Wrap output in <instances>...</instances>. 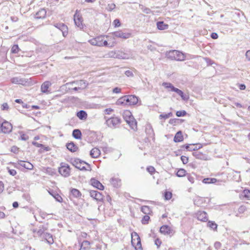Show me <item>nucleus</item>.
<instances>
[{
    "instance_id": "nucleus-7",
    "label": "nucleus",
    "mask_w": 250,
    "mask_h": 250,
    "mask_svg": "<svg viewBox=\"0 0 250 250\" xmlns=\"http://www.w3.org/2000/svg\"><path fill=\"white\" fill-rule=\"evenodd\" d=\"M104 119L106 120V125L110 128H116L118 127L121 123V120L117 117H113L109 118H107L104 116Z\"/></svg>"
},
{
    "instance_id": "nucleus-53",
    "label": "nucleus",
    "mask_w": 250,
    "mask_h": 250,
    "mask_svg": "<svg viewBox=\"0 0 250 250\" xmlns=\"http://www.w3.org/2000/svg\"><path fill=\"white\" fill-rule=\"evenodd\" d=\"M181 160L184 164H186L188 163V158L185 156H182L181 157Z\"/></svg>"
},
{
    "instance_id": "nucleus-56",
    "label": "nucleus",
    "mask_w": 250,
    "mask_h": 250,
    "mask_svg": "<svg viewBox=\"0 0 250 250\" xmlns=\"http://www.w3.org/2000/svg\"><path fill=\"white\" fill-rule=\"evenodd\" d=\"M191 147V145L186 144L181 146V148H185L187 150L190 151V148Z\"/></svg>"
},
{
    "instance_id": "nucleus-4",
    "label": "nucleus",
    "mask_w": 250,
    "mask_h": 250,
    "mask_svg": "<svg viewBox=\"0 0 250 250\" xmlns=\"http://www.w3.org/2000/svg\"><path fill=\"white\" fill-rule=\"evenodd\" d=\"M162 85L166 88L169 89V91L176 92L179 96H180L182 99L184 101H188L189 98L188 95L185 94L182 90L175 87L170 83H163Z\"/></svg>"
},
{
    "instance_id": "nucleus-49",
    "label": "nucleus",
    "mask_w": 250,
    "mask_h": 250,
    "mask_svg": "<svg viewBox=\"0 0 250 250\" xmlns=\"http://www.w3.org/2000/svg\"><path fill=\"white\" fill-rule=\"evenodd\" d=\"M186 114V112L185 110H177L176 112V115L178 117L183 116Z\"/></svg>"
},
{
    "instance_id": "nucleus-48",
    "label": "nucleus",
    "mask_w": 250,
    "mask_h": 250,
    "mask_svg": "<svg viewBox=\"0 0 250 250\" xmlns=\"http://www.w3.org/2000/svg\"><path fill=\"white\" fill-rule=\"evenodd\" d=\"M113 24L115 27H118L121 26V22L119 19H115L113 22Z\"/></svg>"
},
{
    "instance_id": "nucleus-28",
    "label": "nucleus",
    "mask_w": 250,
    "mask_h": 250,
    "mask_svg": "<svg viewBox=\"0 0 250 250\" xmlns=\"http://www.w3.org/2000/svg\"><path fill=\"white\" fill-rule=\"evenodd\" d=\"M184 140L183 136L181 131H178L174 138V141L176 143L181 142Z\"/></svg>"
},
{
    "instance_id": "nucleus-57",
    "label": "nucleus",
    "mask_w": 250,
    "mask_h": 250,
    "mask_svg": "<svg viewBox=\"0 0 250 250\" xmlns=\"http://www.w3.org/2000/svg\"><path fill=\"white\" fill-rule=\"evenodd\" d=\"M32 144L34 146H37L38 147H43L44 146L43 145H42V144H40V143H39L38 142H32Z\"/></svg>"
},
{
    "instance_id": "nucleus-22",
    "label": "nucleus",
    "mask_w": 250,
    "mask_h": 250,
    "mask_svg": "<svg viewBox=\"0 0 250 250\" xmlns=\"http://www.w3.org/2000/svg\"><path fill=\"white\" fill-rule=\"evenodd\" d=\"M91 185L95 188L100 190H104V186L97 180L92 178L90 180Z\"/></svg>"
},
{
    "instance_id": "nucleus-64",
    "label": "nucleus",
    "mask_w": 250,
    "mask_h": 250,
    "mask_svg": "<svg viewBox=\"0 0 250 250\" xmlns=\"http://www.w3.org/2000/svg\"><path fill=\"white\" fill-rule=\"evenodd\" d=\"M246 57L248 61H250V50H248L246 52Z\"/></svg>"
},
{
    "instance_id": "nucleus-37",
    "label": "nucleus",
    "mask_w": 250,
    "mask_h": 250,
    "mask_svg": "<svg viewBox=\"0 0 250 250\" xmlns=\"http://www.w3.org/2000/svg\"><path fill=\"white\" fill-rule=\"evenodd\" d=\"M207 226L209 228L212 229L214 230H216L218 225L214 221H209L208 222Z\"/></svg>"
},
{
    "instance_id": "nucleus-3",
    "label": "nucleus",
    "mask_w": 250,
    "mask_h": 250,
    "mask_svg": "<svg viewBox=\"0 0 250 250\" xmlns=\"http://www.w3.org/2000/svg\"><path fill=\"white\" fill-rule=\"evenodd\" d=\"M131 36V34L129 32H124L122 30H118L112 32L109 34V40L114 42V46L116 44L115 39L120 38L123 40H126Z\"/></svg>"
},
{
    "instance_id": "nucleus-51",
    "label": "nucleus",
    "mask_w": 250,
    "mask_h": 250,
    "mask_svg": "<svg viewBox=\"0 0 250 250\" xmlns=\"http://www.w3.org/2000/svg\"><path fill=\"white\" fill-rule=\"evenodd\" d=\"M8 173L12 176H15L17 174V171L15 169H10L9 167H7Z\"/></svg>"
},
{
    "instance_id": "nucleus-34",
    "label": "nucleus",
    "mask_w": 250,
    "mask_h": 250,
    "mask_svg": "<svg viewBox=\"0 0 250 250\" xmlns=\"http://www.w3.org/2000/svg\"><path fill=\"white\" fill-rule=\"evenodd\" d=\"M141 211L146 215L150 214L152 212V210L150 207L147 206H143L141 208Z\"/></svg>"
},
{
    "instance_id": "nucleus-20",
    "label": "nucleus",
    "mask_w": 250,
    "mask_h": 250,
    "mask_svg": "<svg viewBox=\"0 0 250 250\" xmlns=\"http://www.w3.org/2000/svg\"><path fill=\"white\" fill-rule=\"evenodd\" d=\"M18 164L29 170H32L34 167L33 165L30 162H25L21 160H19L18 161Z\"/></svg>"
},
{
    "instance_id": "nucleus-41",
    "label": "nucleus",
    "mask_w": 250,
    "mask_h": 250,
    "mask_svg": "<svg viewBox=\"0 0 250 250\" xmlns=\"http://www.w3.org/2000/svg\"><path fill=\"white\" fill-rule=\"evenodd\" d=\"M172 115V113L171 112H169L167 114L160 115L159 118L160 119H164V120H166V119H168L169 117H171Z\"/></svg>"
},
{
    "instance_id": "nucleus-17",
    "label": "nucleus",
    "mask_w": 250,
    "mask_h": 250,
    "mask_svg": "<svg viewBox=\"0 0 250 250\" xmlns=\"http://www.w3.org/2000/svg\"><path fill=\"white\" fill-rule=\"evenodd\" d=\"M75 84L76 86L72 88L75 91H78L84 89L87 86L86 82L83 80H80L78 81L76 83H75Z\"/></svg>"
},
{
    "instance_id": "nucleus-30",
    "label": "nucleus",
    "mask_w": 250,
    "mask_h": 250,
    "mask_svg": "<svg viewBox=\"0 0 250 250\" xmlns=\"http://www.w3.org/2000/svg\"><path fill=\"white\" fill-rule=\"evenodd\" d=\"M110 182L115 188H118L121 186V180L118 178H112L110 180Z\"/></svg>"
},
{
    "instance_id": "nucleus-5",
    "label": "nucleus",
    "mask_w": 250,
    "mask_h": 250,
    "mask_svg": "<svg viewBox=\"0 0 250 250\" xmlns=\"http://www.w3.org/2000/svg\"><path fill=\"white\" fill-rule=\"evenodd\" d=\"M167 57L170 60L177 61H183L186 59L185 54L178 50H171L167 54Z\"/></svg>"
},
{
    "instance_id": "nucleus-42",
    "label": "nucleus",
    "mask_w": 250,
    "mask_h": 250,
    "mask_svg": "<svg viewBox=\"0 0 250 250\" xmlns=\"http://www.w3.org/2000/svg\"><path fill=\"white\" fill-rule=\"evenodd\" d=\"M243 193L244 194V196L245 198L248 200H250V190L244 189L243 190Z\"/></svg>"
},
{
    "instance_id": "nucleus-16",
    "label": "nucleus",
    "mask_w": 250,
    "mask_h": 250,
    "mask_svg": "<svg viewBox=\"0 0 250 250\" xmlns=\"http://www.w3.org/2000/svg\"><path fill=\"white\" fill-rule=\"evenodd\" d=\"M54 26L62 31L63 37H65L68 35V27L64 23H57Z\"/></svg>"
},
{
    "instance_id": "nucleus-63",
    "label": "nucleus",
    "mask_w": 250,
    "mask_h": 250,
    "mask_svg": "<svg viewBox=\"0 0 250 250\" xmlns=\"http://www.w3.org/2000/svg\"><path fill=\"white\" fill-rule=\"evenodd\" d=\"M221 246V244L219 242H216L214 243V247L216 249H219Z\"/></svg>"
},
{
    "instance_id": "nucleus-6",
    "label": "nucleus",
    "mask_w": 250,
    "mask_h": 250,
    "mask_svg": "<svg viewBox=\"0 0 250 250\" xmlns=\"http://www.w3.org/2000/svg\"><path fill=\"white\" fill-rule=\"evenodd\" d=\"M124 115H126L128 117H124V119H125L126 122L130 125V127L135 130L137 128V123L135 121L134 118H133L131 113L130 112V110H125L124 113Z\"/></svg>"
},
{
    "instance_id": "nucleus-60",
    "label": "nucleus",
    "mask_w": 250,
    "mask_h": 250,
    "mask_svg": "<svg viewBox=\"0 0 250 250\" xmlns=\"http://www.w3.org/2000/svg\"><path fill=\"white\" fill-rule=\"evenodd\" d=\"M161 243L162 242L159 238L156 239L155 241V244L157 246L158 248H159Z\"/></svg>"
},
{
    "instance_id": "nucleus-19",
    "label": "nucleus",
    "mask_w": 250,
    "mask_h": 250,
    "mask_svg": "<svg viewBox=\"0 0 250 250\" xmlns=\"http://www.w3.org/2000/svg\"><path fill=\"white\" fill-rule=\"evenodd\" d=\"M196 215L198 220L200 221L207 222L208 220L207 214L205 211H199L197 213Z\"/></svg>"
},
{
    "instance_id": "nucleus-47",
    "label": "nucleus",
    "mask_w": 250,
    "mask_h": 250,
    "mask_svg": "<svg viewBox=\"0 0 250 250\" xmlns=\"http://www.w3.org/2000/svg\"><path fill=\"white\" fill-rule=\"evenodd\" d=\"M15 102L19 104H22V108H29V106L27 105L26 104H23L22 101L21 99H16L15 100Z\"/></svg>"
},
{
    "instance_id": "nucleus-24",
    "label": "nucleus",
    "mask_w": 250,
    "mask_h": 250,
    "mask_svg": "<svg viewBox=\"0 0 250 250\" xmlns=\"http://www.w3.org/2000/svg\"><path fill=\"white\" fill-rule=\"evenodd\" d=\"M51 83L49 81L44 82L41 85V89L42 92L47 93L48 92V89L51 86Z\"/></svg>"
},
{
    "instance_id": "nucleus-13",
    "label": "nucleus",
    "mask_w": 250,
    "mask_h": 250,
    "mask_svg": "<svg viewBox=\"0 0 250 250\" xmlns=\"http://www.w3.org/2000/svg\"><path fill=\"white\" fill-rule=\"evenodd\" d=\"M12 129V125L8 122L3 121L0 129V132L9 133Z\"/></svg>"
},
{
    "instance_id": "nucleus-25",
    "label": "nucleus",
    "mask_w": 250,
    "mask_h": 250,
    "mask_svg": "<svg viewBox=\"0 0 250 250\" xmlns=\"http://www.w3.org/2000/svg\"><path fill=\"white\" fill-rule=\"evenodd\" d=\"M42 238L45 239L49 245L52 244L54 243L53 236L50 233L46 232L43 234V237Z\"/></svg>"
},
{
    "instance_id": "nucleus-2",
    "label": "nucleus",
    "mask_w": 250,
    "mask_h": 250,
    "mask_svg": "<svg viewBox=\"0 0 250 250\" xmlns=\"http://www.w3.org/2000/svg\"><path fill=\"white\" fill-rule=\"evenodd\" d=\"M117 103L119 105H132L139 104H141V101H139L138 98L133 95L124 96L120 98Z\"/></svg>"
},
{
    "instance_id": "nucleus-18",
    "label": "nucleus",
    "mask_w": 250,
    "mask_h": 250,
    "mask_svg": "<svg viewBox=\"0 0 250 250\" xmlns=\"http://www.w3.org/2000/svg\"><path fill=\"white\" fill-rule=\"evenodd\" d=\"M160 232L165 235H170L173 233V230L168 226L163 225L160 228Z\"/></svg>"
},
{
    "instance_id": "nucleus-10",
    "label": "nucleus",
    "mask_w": 250,
    "mask_h": 250,
    "mask_svg": "<svg viewBox=\"0 0 250 250\" xmlns=\"http://www.w3.org/2000/svg\"><path fill=\"white\" fill-rule=\"evenodd\" d=\"M74 21L75 25L80 29H82L84 26L83 24V18L78 10L76 11L75 14L74 15Z\"/></svg>"
},
{
    "instance_id": "nucleus-27",
    "label": "nucleus",
    "mask_w": 250,
    "mask_h": 250,
    "mask_svg": "<svg viewBox=\"0 0 250 250\" xmlns=\"http://www.w3.org/2000/svg\"><path fill=\"white\" fill-rule=\"evenodd\" d=\"M76 115L81 120H85L87 117V114L85 110H80L77 113Z\"/></svg>"
},
{
    "instance_id": "nucleus-54",
    "label": "nucleus",
    "mask_w": 250,
    "mask_h": 250,
    "mask_svg": "<svg viewBox=\"0 0 250 250\" xmlns=\"http://www.w3.org/2000/svg\"><path fill=\"white\" fill-rule=\"evenodd\" d=\"M147 170L150 173L152 174L155 172V169L153 167L149 166L147 167Z\"/></svg>"
},
{
    "instance_id": "nucleus-33",
    "label": "nucleus",
    "mask_w": 250,
    "mask_h": 250,
    "mask_svg": "<svg viewBox=\"0 0 250 250\" xmlns=\"http://www.w3.org/2000/svg\"><path fill=\"white\" fill-rule=\"evenodd\" d=\"M157 27L159 30H165L168 28V25L165 23L163 21H158L157 22Z\"/></svg>"
},
{
    "instance_id": "nucleus-21",
    "label": "nucleus",
    "mask_w": 250,
    "mask_h": 250,
    "mask_svg": "<svg viewBox=\"0 0 250 250\" xmlns=\"http://www.w3.org/2000/svg\"><path fill=\"white\" fill-rule=\"evenodd\" d=\"M146 133L147 134L148 138H151L154 139V132L150 124H147L146 125Z\"/></svg>"
},
{
    "instance_id": "nucleus-14",
    "label": "nucleus",
    "mask_w": 250,
    "mask_h": 250,
    "mask_svg": "<svg viewBox=\"0 0 250 250\" xmlns=\"http://www.w3.org/2000/svg\"><path fill=\"white\" fill-rule=\"evenodd\" d=\"M90 196L97 201H102L103 200L104 196L101 193L97 191L91 190L89 191Z\"/></svg>"
},
{
    "instance_id": "nucleus-23",
    "label": "nucleus",
    "mask_w": 250,
    "mask_h": 250,
    "mask_svg": "<svg viewBox=\"0 0 250 250\" xmlns=\"http://www.w3.org/2000/svg\"><path fill=\"white\" fill-rule=\"evenodd\" d=\"M46 16V11L42 8L40 9L35 14V18L37 19L44 18Z\"/></svg>"
},
{
    "instance_id": "nucleus-26",
    "label": "nucleus",
    "mask_w": 250,
    "mask_h": 250,
    "mask_svg": "<svg viewBox=\"0 0 250 250\" xmlns=\"http://www.w3.org/2000/svg\"><path fill=\"white\" fill-rule=\"evenodd\" d=\"M66 146L69 151L72 152H76L78 150V147L73 142L66 144Z\"/></svg>"
},
{
    "instance_id": "nucleus-44",
    "label": "nucleus",
    "mask_w": 250,
    "mask_h": 250,
    "mask_svg": "<svg viewBox=\"0 0 250 250\" xmlns=\"http://www.w3.org/2000/svg\"><path fill=\"white\" fill-rule=\"evenodd\" d=\"M20 50L19 47L17 44L14 45L11 48V52L12 53H17Z\"/></svg>"
},
{
    "instance_id": "nucleus-50",
    "label": "nucleus",
    "mask_w": 250,
    "mask_h": 250,
    "mask_svg": "<svg viewBox=\"0 0 250 250\" xmlns=\"http://www.w3.org/2000/svg\"><path fill=\"white\" fill-rule=\"evenodd\" d=\"M192 154L197 159H202V154L199 152H193Z\"/></svg>"
},
{
    "instance_id": "nucleus-36",
    "label": "nucleus",
    "mask_w": 250,
    "mask_h": 250,
    "mask_svg": "<svg viewBox=\"0 0 250 250\" xmlns=\"http://www.w3.org/2000/svg\"><path fill=\"white\" fill-rule=\"evenodd\" d=\"M72 195L76 198H79L81 196L82 194L81 192L76 188H72L71 190Z\"/></svg>"
},
{
    "instance_id": "nucleus-45",
    "label": "nucleus",
    "mask_w": 250,
    "mask_h": 250,
    "mask_svg": "<svg viewBox=\"0 0 250 250\" xmlns=\"http://www.w3.org/2000/svg\"><path fill=\"white\" fill-rule=\"evenodd\" d=\"M115 7H116V5L114 3H109L107 5L106 9L108 11H111L113 10H114L115 8Z\"/></svg>"
},
{
    "instance_id": "nucleus-62",
    "label": "nucleus",
    "mask_w": 250,
    "mask_h": 250,
    "mask_svg": "<svg viewBox=\"0 0 250 250\" xmlns=\"http://www.w3.org/2000/svg\"><path fill=\"white\" fill-rule=\"evenodd\" d=\"M178 119H171L169 121V123L171 125H175L177 123V121Z\"/></svg>"
},
{
    "instance_id": "nucleus-38",
    "label": "nucleus",
    "mask_w": 250,
    "mask_h": 250,
    "mask_svg": "<svg viewBox=\"0 0 250 250\" xmlns=\"http://www.w3.org/2000/svg\"><path fill=\"white\" fill-rule=\"evenodd\" d=\"M178 177H182L186 175V171L183 168L180 169L178 170L176 173Z\"/></svg>"
},
{
    "instance_id": "nucleus-59",
    "label": "nucleus",
    "mask_w": 250,
    "mask_h": 250,
    "mask_svg": "<svg viewBox=\"0 0 250 250\" xmlns=\"http://www.w3.org/2000/svg\"><path fill=\"white\" fill-rule=\"evenodd\" d=\"M4 188L3 183L0 181V194L3 192Z\"/></svg>"
},
{
    "instance_id": "nucleus-58",
    "label": "nucleus",
    "mask_w": 250,
    "mask_h": 250,
    "mask_svg": "<svg viewBox=\"0 0 250 250\" xmlns=\"http://www.w3.org/2000/svg\"><path fill=\"white\" fill-rule=\"evenodd\" d=\"M21 138L22 140L26 141L29 139V137L25 134H22L21 135Z\"/></svg>"
},
{
    "instance_id": "nucleus-11",
    "label": "nucleus",
    "mask_w": 250,
    "mask_h": 250,
    "mask_svg": "<svg viewBox=\"0 0 250 250\" xmlns=\"http://www.w3.org/2000/svg\"><path fill=\"white\" fill-rule=\"evenodd\" d=\"M59 172L63 177H68L70 175V172L69 166L64 163H62L61 164V167L59 169Z\"/></svg>"
},
{
    "instance_id": "nucleus-52",
    "label": "nucleus",
    "mask_w": 250,
    "mask_h": 250,
    "mask_svg": "<svg viewBox=\"0 0 250 250\" xmlns=\"http://www.w3.org/2000/svg\"><path fill=\"white\" fill-rule=\"evenodd\" d=\"M188 180L192 184L194 183L195 180V177L191 175L190 174H188L187 175Z\"/></svg>"
},
{
    "instance_id": "nucleus-35",
    "label": "nucleus",
    "mask_w": 250,
    "mask_h": 250,
    "mask_svg": "<svg viewBox=\"0 0 250 250\" xmlns=\"http://www.w3.org/2000/svg\"><path fill=\"white\" fill-rule=\"evenodd\" d=\"M46 230V229L44 228L43 226L42 227V228H40L38 230L35 229L34 230V232H36L37 235L39 237H40L41 238L43 237V234L45 233L44 232V231Z\"/></svg>"
},
{
    "instance_id": "nucleus-9",
    "label": "nucleus",
    "mask_w": 250,
    "mask_h": 250,
    "mask_svg": "<svg viewBox=\"0 0 250 250\" xmlns=\"http://www.w3.org/2000/svg\"><path fill=\"white\" fill-rule=\"evenodd\" d=\"M131 244L135 247L136 250H142L141 239L136 232L131 233Z\"/></svg>"
},
{
    "instance_id": "nucleus-12",
    "label": "nucleus",
    "mask_w": 250,
    "mask_h": 250,
    "mask_svg": "<svg viewBox=\"0 0 250 250\" xmlns=\"http://www.w3.org/2000/svg\"><path fill=\"white\" fill-rule=\"evenodd\" d=\"M240 173V171L230 169L227 173V177L228 179H230L233 181L239 182L241 180Z\"/></svg>"
},
{
    "instance_id": "nucleus-29",
    "label": "nucleus",
    "mask_w": 250,
    "mask_h": 250,
    "mask_svg": "<svg viewBox=\"0 0 250 250\" xmlns=\"http://www.w3.org/2000/svg\"><path fill=\"white\" fill-rule=\"evenodd\" d=\"M101 154L100 150L96 148L95 147L90 151V155L92 158H96L98 157Z\"/></svg>"
},
{
    "instance_id": "nucleus-1",
    "label": "nucleus",
    "mask_w": 250,
    "mask_h": 250,
    "mask_svg": "<svg viewBox=\"0 0 250 250\" xmlns=\"http://www.w3.org/2000/svg\"><path fill=\"white\" fill-rule=\"evenodd\" d=\"M109 39V35H100L89 40L88 42L92 45L112 47L114 46V42Z\"/></svg>"
},
{
    "instance_id": "nucleus-15",
    "label": "nucleus",
    "mask_w": 250,
    "mask_h": 250,
    "mask_svg": "<svg viewBox=\"0 0 250 250\" xmlns=\"http://www.w3.org/2000/svg\"><path fill=\"white\" fill-rule=\"evenodd\" d=\"M226 182V179L220 180L214 178H207L203 180V182L205 184H214L217 182V185H221V183H225Z\"/></svg>"
},
{
    "instance_id": "nucleus-31",
    "label": "nucleus",
    "mask_w": 250,
    "mask_h": 250,
    "mask_svg": "<svg viewBox=\"0 0 250 250\" xmlns=\"http://www.w3.org/2000/svg\"><path fill=\"white\" fill-rule=\"evenodd\" d=\"M90 243L89 241L87 240L83 241L81 245V248L80 250H88L90 249Z\"/></svg>"
},
{
    "instance_id": "nucleus-46",
    "label": "nucleus",
    "mask_w": 250,
    "mask_h": 250,
    "mask_svg": "<svg viewBox=\"0 0 250 250\" xmlns=\"http://www.w3.org/2000/svg\"><path fill=\"white\" fill-rule=\"evenodd\" d=\"M150 219L149 216L148 215H145L142 220V223L143 224H148V222Z\"/></svg>"
},
{
    "instance_id": "nucleus-55",
    "label": "nucleus",
    "mask_w": 250,
    "mask_h": 250,
    "mask_svg": "<svg viewBox=\"0 0 250 250\" xmlns=\"http://www.w3.org/2000/svg\"><path fill=\"white\" fill-rule=\"evenodd\" d=\"M11 151L14 153H17L19 151V148L16 146H13L11 148Z\"/></svg>"
},
{
    "instance_id": "nucleus-39",
    "label": "nucleus",
    "mask_w": 250,
    "mask_h": 250,
    "mask_svg": "<svg viewBox=\"0 0 250 250\" xmlns=\"http://www.w3.org/2000/svg\"><path fill=\"white\" fill-rule=\"evenodd\" d=\"M202 147V145L201 144H194L191 145V147L190 148V151H195L201 148Z\"/></svg>"
},
{
    "instance_id": "nucleus-61",
    "label": "nucleus",
    "mask_w": 250,
    "mask_h": 250,
    "mask_svg": "<svg viewBox=\"0 0 250 250\" xmlns=\"http://www.w3.org/2000/svg\"><path fill=\"white\" fill-rule=\"evenodd\" d=\"M121 92V89L116 87L113 89V92L114 93H120Z\"/></svg>"
},
{
    "instance_id": "nucleus-40",
    "label": "nucleus",
    "mask_w": 250,
    "mask_h": 250,
    "mask_svg": "<svg viewBox=\"0 0 250 250\" xmlns=\"http://www.w3.org/2000/svg\"><path fill=\"white\" fill-rule=\"evenodd\" d=\"M50 193L54 197L56 201L60 203L62 202V198L59 194L56 193H55L54 194H51V193Z\"/></svg>"
},
{
    "instance_id": "nucleus-8",
    "label": "nucleus",
    "mask_w": 250,
    "mask_h": 250,
    "mask_svg": "<svg viewBox=\"0 0 250 250\" xmlns=\"http://www.w3.org/2000/svg\"><path fill=\"white\" fill-rule=\"evenodd\" d=\"M71 163L76 168L80 169V170H87L84 165H87L89 167V165L85 162L80 160L79 158L71 159Z\"/></svg>"
},
{
    "instance_id": "nucleus-32",
    "label": "nucleus",
    "mask_w": 250,
    "mask_h": 250,
    "mask_svg": "<svg viewBox=\"0 0 250 250\" xmlns=\"http://www.w3.org/2000/svg\"><path fill=\"white\" fill-rule=\"evenodd\" d=\"M72 136L76 139H81L82 132L79 129H75L72 132Z\"/></svg>"
},
{
    "instance_id": "nucleus-43",
    "label": "nucleus",
    "mask_w": 250,
    "mask_h": 250,
    "mask_svg": "<svg viewBox=\"0 0 250 250\" xmlns=\"http://www.w3.org/2000/svg\"><path fill=\"white\" fill-rule=\"evenodd\" d=\"M165 199L166 200H170L172 197V193L171 192L166 191L164 193Z\"/></svg>"
}]
</instances>
